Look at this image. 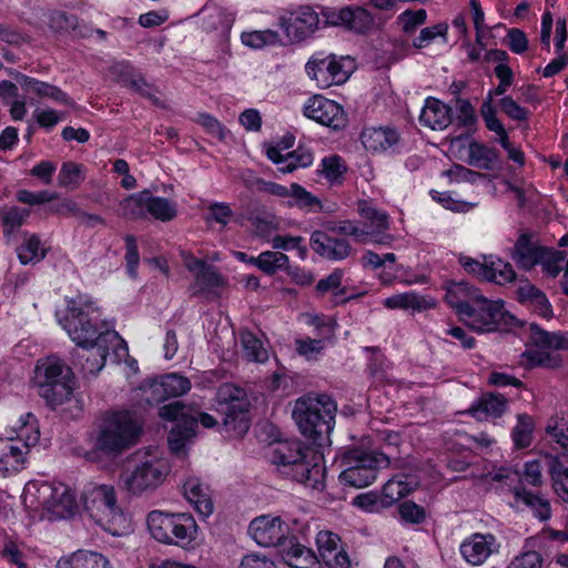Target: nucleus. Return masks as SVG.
Segmentation results:
<instances>
[{
  "instance_id": "53",
  "label": "nucleus",
  "mask_w": 568,
  "mask_h": 568,
  "mask_svg": "<svg viewBox=\"0 0 568 568\" xmlns=\"http://www.w3.org/2000/svg\"><path fill=\"white\" fill-rule=\"evenodd\" d=\"M242 42L253 49H262L265 45H274L280 42L278 33L273 30L243 32Z\"/></svg>"
},
{
  "instance_id": "8",
  "label": "nucleus",
  "mask_w": 568,
  "mask_h": 568,
  "mask_svg": "<svg viewBox=\"0 0 568 568\" xmlns=\"http://www.w3.org/2000/svg\"><path fill=\"white\" fill-rule=\"evenodd\" d=\"M110 345L119 346L115 351L119 357L121 356L120 352L123 354L128 352L124 341L120 339L118 333L105 329L99 335L98 342L91 343V345L78 346L72 353L73 366L80 367L85 374L95 375L105 364Z\"/></svg>"
},
{
  "instance_id": "61",
  "label": "nucleus",
  "mask_w": 568,
  "mask_h": 568,
  "mask_svg": "<svg viewBox=\"0 0 568 568\" xmlns=\"http://www.w3.org/2000/svg\"><path fill=\"white\" fill-rule=\"evenodd\" d=\"M509 60V55L505 50L500 49H490L484 52L481 65L484 68H489L494 65V71H513L511 65L507 62Z\"/></svg>"
},
{
  "instance_id": "50",
  "label": "nucleus",
  "mask_w": 568,
  "mask_h": 568,
  "mask_svg": "<svg viewBox=\"0 0 568 568\" xmlns=\"http://www.w3.org/2000/svg\"><path fill=\"white\" fill-rule=\"evenodd\" d=\"M514 494L516 499L521 500L529 506L535 511L536 517L540 520H547L550 517V504L547 499L538 495H534L524 488H516Z\"/></svg>"
},
{
  "instance_id": "43",
  "label": "nucleus",
  "mask_w": 568,
  "mask_h": 568,
  "mask_svg": "<svg viewBox=\"0 0 568 568\" xmlns=\"http://www.w3.org/2000/svg\"><path fill=\"white\" fill-rule=\"evenodd\" d=\"M148 190L129 195L120 203L121 214L130 220L145 219L148 216Z\"/></svg>"
},
{
  "instance_id": "28",
  "label": "nucleus",
  "mask_w": 568,
  "mask_h": 568,
  "mask_svg": "<svg viewBox=\"0 0 568 568\" xmlns=\"http://www.w3.org/2000/svg\"><path fill=\"white\" fill-rule=\"evenodd\" d=\"M361 140L366 150L372 152L386 151L395 145L399 135L393 128H366L361 134Z\"/></svg>"
},
{
  "instance_id": "31",
  "label": "nucleus",
  "mask_w": 568,
  "mask_h": 568,
  "mask_svg": "<svg viewBox=\"0 0 568 568\" xmlns=\"http://www.w3.org/2000/svg\"><path fill=\"white\" fill-rule=\"evenodd\" d=\"M546 247L536 245L530 235L521 234L514 246V260L524 270H530L542 258Z\"/></svg>"
},
{
  "instance_id": "60",
  "label": "nucleus",
  "mask_w": 568,
  "mask_h": 568,
  "mask_svg": "<svg viewBox=\"0 0 568 568\" xmlns=\"http://www.w3.org/2000/svg\"><path fill=\"white\" fill-rule=\"evenodd\" d=\"M532 420L528 416H519L513 430V439L518 448H526L531 443Z\"/></svg>"
},
{
  "instance_id": "63",
  "label": "nucleus",
  "mask_w": 568,
  "mask_h": 568,
  "mask_svg": "<svg viewBox=\"0 0 568 568\" xmlns=\"http://www.w3.org/2000/svg\"><path fill=\"white\" fill-rule=\"evenodd\" d=\"M321 172L329 182L335 183L346 172V168L338 155H331L322 160Z\"/></svg>"
},
{
  "instance_id": "21",
  "label": "nucleus",
  "mask_w": 568,
  "mask_h": 568,
  "mask_svg": "<svg viewBox=\"0 0 568 568\" xmlns=\"http://www.w3.org/2000/svg\"><path fill=\"white\" fill-rule=\"evenodd\" d=\"M281 24L285 29L286 36L292 41L298 42L318 29L320 18L311 7L304 6L292 12L287 19H283Z\"/></svg>"
},
{
  "instance_id": "54",
  "label": "nucleus",
  "mask_w": 568,
  "mask_h": 568,
  "mask_svg": "<svg viewBox=\"0 0 568 568\" xmlns=\"http://www.w3.org/2000/svg\"><path fill=\"white\" fill-rule=\"evenodd\" d=\"M410 490L412 488L405 480L397 478L389 479L383 486V505L386 507L392 506L394 503L408 495Z\"/></svg>"
},
{
  "instance_id": "11",
  "label": "nucleus",
  "mask_w": 568,
  "mask_h": 568,
  "mask_svg": "<svg viewBox=\"0 0 568 568\" xmlns=\"http://www.w3.org/2000/svg\"><path fill=\"white\" fill-rule=\"evenodd\" d=\"M29 426L24 423L17 438L8 436L6 439L0 438L2 448L0 453V476L7 477L13 471H19L26 460V455L29 453L30 446L39 440V432L33 430L28 434Z\"/></svg>"
},
{
  "instance_id": "6",
  "label": "nucleus",
  "mask_w": 568,
  "mask_h": 568,
  "mask_svg": "<svg viewBox=\"0 0 568 568\" xmlns=\"http://www.w3.org/2000/svg\"><path fill=\"white\" fill-rule=\"evenodd\" d=\"M389 465V458L379 452L355 447L346 450L341 459L339 480L354 488L373 484L378 470Z\"/></svg>"
},
{
  "instance_id": "16",
  "label": "nucleus",
  "mask_w": 568,
  "mask_h": 568,
  "mask_svg": "<svg viewBox=\"0 0 568 568\" xmlns=\"http://www.w3.org/2000/svg\"><path fill=\"white\" fill-rule=\"evenodd\" d=\"M548 433L565 449L562 459H549L548 467L556 494L568 503V423H557Z\"/></svg>"
},
{
  "instance_id": "13",
  "label": "nucleus",
  "mask_w": 568,
  "mask_h": 568,
  "mask_svg": "<svg viewBox=\"0 0 568 568\" xmlns=\"http://www.w3.org/2000/svg\"><path fill=\"white\" fill-rule=\"evenodd\" d=\"M476 317L480 320L481 327H476L470 321H463L473 331L478 333H489L494 331H504L511 326L516 318L504 308L501 301H491L484 295L470 307Z\"/></svg>"
},
{
  "instance_id": "55",
  "label": "nucleus",
  "mask_w": 568,
  "mask_h": 568,
  "mask_svg": "<svg viewBox=\"0 0 568 568\" xmlns=\"http://www.w3.org/2000/svg\"><path fill=\"white\" fill-rule=\"evenodd\" d=\"M43 17L45 18V22L49 28L58 33L74 29L77 24V18L74 16H68L61 11L43 12Z\"/></svg>"
},
{
  "instance_id": "62",
  "label": "nucleus",
  "mask_w": 568,
  "mask_h": 568,
  "mask_svg": "<svg viewBox=\"0 0 568 568\" xmlns=\"http://www.w3.org/2000/svg\"><path fill=\"white\" fill-rule=\"evenodd\" d=\"M30 210L11 207L3 213L2 222L4 226V233L11 234L18 230L29 217Z\"/></svg>"
},
{
  "instance_id": "15",
  "label": "nucleus",
  "mask_w": 568,
  "mask_h": 568,
  "mask_svg": "<svg viewBox=\"0 0 568 568\" xmlns=\"http://www.w3.org/2000/svg\"><path fill=\"white\" fill-rule=\"evenodd\" d=\"M140 389L144 400L153 405L186 394L191 389V382L185 376L171 373L159 379L146 381Z\"/></svg>"
},
{
  "instance_id": "59",
  "label": "nucleus",
  "mask_w": 568,
  "mask_h": 568,
  "mask_svg": "<svg viewBox=\"0 0 568 568\" xmlns=\"http://www.w3.org/2000/svg\"><path fill=\"white\" fill-rule=\"evenodd\" d=\"M549 349L537 348L527 351L524 355L527 357L531 366H542L548 368H556L561 365V358L558 355H552Z\"/></svg>"
},
{
  "instance_id": "2",
  "label": "nucleus",
  "mask_w": 568,
  "mask_h": 568,
  "mask_svg": "<svg viewBox=\"0 0 568 568\" xmlns=\"http://www.w3.org/2000/svg\"><path fill=\"white\" fill-rule=\"evenodd\" d=\"M336 404L327 395L316 398H300L294 407L301 433L317 445H323L335 423Z\"/></svg>"
},
{
  "instance_id": "51",
  "label": "nucleus",
  "mask_w": 568,
  "mask_h": 568,
  "mask_svg": "<svg viewBox=\"0 0 568 568\" xmlns=\"http://www.w3.org/2000/svg\"><path fill=\"white\" fill-rule=\"evenodd\" d=\"M487 267L489 274H487V281L495 282L497 284L509 283L516 277V273L511 264L504 262L500 258H488Z\"/></svg>"
},
{
  "instance_id": "22",
  "label": "nucleus",
  "mask_w": 568,
  "mask_h": 568,
  "mask_svg": "<svg viewBox=\"0 0 568 568\" xmlns=\"http://www.w3.org/2000/svg\"><path fill=\"white\" fill-rule=\"evenodd\" d=\"M316 544L321 559L329 568H349L351 560L341 545L338 535L322 530L316 536Z\"/></svg>"
},
{
  "instance_id": "12",
  "label": "nucleus",
  "mask_w": 568,
  "mask_h": 568,
  "mask_svg": "<svg viewBox=\"0 0 568 568\" xmlns=\"http://www.w3.org/2000/svg\"><path fill=\"white\" fill-rule=\"evenodd\" d=\"M37 493L38 501L47 510L50 520L70 518L75 514V496L67 485L43 483Z\"/></svg>"
},
{
  "instance_id": "10",
  "label": "nucleus",
  "mask_w": 568,
  "mask_h": 568,
  "mask_svg": "<svg viewBox=\"0 0 568 568\" xmlns=\"http://www.w3.org/2000/svg\"><path fill=\"white\" fill-rule=\"evenodd\" d=\"M168 473L169 465L164 459L151 457L135 465L133 469H125L121 474L120 483L128 491L141 494L159 487Z\"/></svg>"
},
{
  "instance_id": "29",
  "label": "nucleus",
  "mask_w": 568,
  "mask_h": 568,
  "mask_svg": "<svg viewBox=\"0 0 568 568\" xmlns=\"http://www.w3.org/2000/svg\"><path fill=\"white\" fill-rule=\"evenodd\" d=\"M184 495L194 505L195 510L203 517H209L214 509L209 488L196 477H190L184 483Z\"/></svg>"
},
{
  "instance_id": "18",
  "label": "nucleus",
  "mask_w": 568,
  "mask_h": 568,
  "mask_svg": "<svg viewBox=\"0 0 568 568\" xmlns=\"http://www.w3.org/2000/svg\"><path fill=\"white\" fill-rule=\"evenodd\" d=\"M304 114L308 119L333 130H339L346 125L343 108L335 101L322 95H314L308 99L304 106Z\"/></svg>"
},
{
  "instance_id": "20",
  "label": "nucleus",
  "mask_w": 568,
  "mask_h": 568,
  "mask_svg": "<svg viewBox=\"0 0 568 568\" xmlns=\"http://www.w3.org/2000/svg\"><path fill=\"white\" fill-rule=\"evenodd\" d=\"M310 246L317 255L328 261H342L353 253V247L346 239L332 236L321 230L311 234Z\"/></svg>"
},
{
  "instance_id": "46",
  "label": "nucleus",
  "mask_w": 568,
  "mask_h": 568,
  "mask_svg": "<svg viewBox=\"0 0 568 568\" xmlns=\"http://www.w3.org/2000/svg\"><path fill=\"white\" fill-rule=\"evenodd\" d=\"M171 514L152 511L148 516L150 534L160 542L171 544Z\"/></svg>"
},
{
  "instance_id": "52",
  "label": "nucleus",
  "mask_w": 568,
  "mask_h": 568,
  "mask_svg": "<svg viewBox=\"0 0 568 568\" xmlns=\"http://www.w3.org/2000/svg\"><path fill=\"white\" fill-rule=\"evenodd\" d=\"M290 196L294 200L293 205H296L300 209L307 211H323L321 200L297 183L291 184Z\"/></svg>"
},
{
  "instance_id": "48",
  "label": "nucleus",
  "mask_w": 568,
  "mask_h": 568,
  "mask_svg": "<svg viewBox=\"0 0 568 568\" xmlns=\"http://www.w3.org/2000/svg\"><path fill=\"white\" fill-rule=\"evenodd\" d=\"M224 285L221 274L211 265H206L195 274V283L193 285V294L197 295L205 291H213Z\"/></svg>"
},
{
  "instance_id": "42",
  "label": "nucleus",
  "mask_w": 568,
  "mask_h": 568,
  "mask_svg": "<svg viewBox=\"0 0 568 568\" xmlns=\"http://www.w3.org/2000/svg\"><path fill=\"white\" fill-rule=\"evenodd\" d=\"M498 161V152L494 148H488L477 141H471L468 145L467 163L480 170H493Z\"/></svg>"
},
{
  "instance_id": "30",
  "label": "nucleus",
  "mask_w": 568,
  "mask_h": 568,
  "mask_svg": "<svg viewBox=\"0 0 568 568\" xmlns=\"http://www.w3.org/2000/svg\"><path fill=\"white\" fill-rule=\"evenodd\" d=\"M280 547L284 561L293 568H311L316 562L314 552L296 542L295 537H286Z\"/></svg>"
},
{
  "instance_id": "64",
  "label": "nucleus",
  "mask_w": 568,
  "mask_h": 568,
  "mask_svg": "<svg viewBox=\"0 0 568 568\" xmlns=\"http://www.w3.org/2000/svg\"><path fill=\"white\" fill-rule=\"evenodd\" d=\"M400 518L408 524H422L426 518L425 509L412 500L403 501L398 506Z\"/></svg>"
},
{
  "instance_id": "5",
  "label": "nucleus",
  "mask_w": 568,
  "mask_h": 568,
  "mask_svg": "<svg viewBox=\"0 0 568 568\" xmlns=\"http://www.w3.org/2000/svg\"><path fill=\"white\" fill-rule=\"evenodd\" d=\"M141 433V425L129 410L113 412L103 418L95 440V448L105 454H120L133 446Z\"/></svg>"
},
{
  "instance_id": "9",
  "label": "nucleus",
  "mask_w": 568,
  "mask_h": 568,
  "mask_svg": "<svg viewBox=\"0 0 568 568\" xmlns=\"http://www.w3.org/2000/svg\"><path fill=\"white\" fill-rule=\"evenodd\" d=\"M216 400L220 405L225 406L223 425L226 429L236 434L247 432L250 425L246 413L250 408V400L245 389L231 383H224L217 388Z\"/></svg>"
},
{
  "instance_id": "23",
  "label": "nucleus",
  "mask_w": 568,
  "mask_h": 568,
  "mask_svg": "<svg viewBox=\"0 0 568 568\" xmlns=\"http://www.w3.org/2000/svg\"><path fill=\"white\" fill-rule=\"evenodd\" d=\"M324 231L332 234H338V235H346V236H353L354 240L358 243H377L383 245H388L393 241V236L390 234H384L381 237H374L373 234L369 233V231H366L364 229H361L355 222L349 220H343V221H328L323 224Z\"/></svg>"
},
{
  "instance_id": "40",
  "label": "nucleus",
  "mask_w": 568,
  "mask_h": 568,
  "mask_svg": "<svg viewBox=\"0 0 568 568\" xmlns=\"http://www.w3.org/2000/svg\"><path fill=\"white\" fill-rule=\"evenodd\" d=\"M518 298L521 303H525L532 307V310L540 316L549 318L552 316L551 305L546 297L545 293L534 285L526 284L520 286L517 291Z\"/></svg>"
},
{
  "instance_id": "24",
  "label": "nucleus",
  "mask_w": 568,
  "mask_h": 568,
  "mask_svg": "<svg viewBox=\"0 0 568 568\" xmlns=\"http://www.w3.org/2000/svg\"><path fill=\"white\" fill-rule=\"evenodd\" d=\"M359 65L352 55L315 52L306 62V71H356Z\"/></svg>"
},
{
  "instance_id": "32",
  "label": "nucleus",
  "mask_w": 568,
  "mask_h": 568,
  "mask_svg": "<svg viewBox=\"0 0 568 568\" xmlns=\"http://www.w3.org/2000/svg\"><path fill=\"white\" fill-rule=\"evenodd\" d=\"M336 24H342L346 29L356 33L367 32L373 24V17L371 13L361 7L357 8H343L337 13Z\"/></svg>"
},
{
  "instance_id": "26",
  "label": "nucleus",
  "mask_w": 568,
  "mask_h": 568,
  "mask_svg": "<svg viewBox=\"0 0 568 568\" xmlns=\"http://www.w3.org/2000/svg\"><path fill=\"white\" fill-rule=\"evenodd\" d=\"M266 155L278 165V171L284 174L291 173L297 168H306L313 162L312 152L303 148L282 154L278 148L271 146L266 150Z\"/></svg>"
},
{
  "instance_id": "4",
  "label": "nucleus",
  "mask_w": 568,
  "mask_h": 568,
  "mask_svg": "<svg viewBox=\"0 0 568 568\" xmlns=\"http://www.w3.org/2000/svg\"><path fill=\"white\" fill-rule=\"evenodd\" d=\"M34 384L39 395L51 408L69 400L73 392L70 367L54 356L38 362L34 368Z\"/></svg>"
},
{
  "instance_id": "14",
  "label": "nucleus",
  "mask_w": 568,
  "mask_h": 568,
  "mask_svg": "<svg viewBox=\"0 0 568 568\" xmlns=\"http://www.w3.org/2000/svg\"><path fill=\"white\" fill-rule=\"evenodd\" d=\"M90 307L91 305L87 304L83 308L77 301L72 300L68 303V315L61 322L77 346L91 345V343L98 342V337L102 333L91 323L89 317Z\"/></svg>"
},
{
  "instance_id": "47",
  "label": "nucleus",
  "mask_w": 568,
  "mask_h": 568,
  "mask_svg": "<svg viewBox=\"0 0 568 568\" xmlns=\"http://www.w3.org/2000/svg\"><path fill=\"white\" fill-rule=\"evenodd\" d=\"M244 356L252 362L264 363L268 358V352L261 339L253 333L243 331L240 334Z\"/></svg>"
},
{
  "instance_id": "27",
  "label": "nucleus",
  "mask_w": 568,
  "mask_h": 568,
  "mask_svg": "<svg viewBox=\"0 0 568 568\" xmlns=\"http://www.w3.org/2000/svg\"><path fill=\"white\" fill-rule=\"evenodd\" d=\"M419 122L432 130H444L452 123V109L435 98H428L422 109Z\"/></svg>"
},
{
  "instance_id": "49",
  "label": "nucleus",
  "mask_w": 568,
  "mask_h": 568,
  "mask_svg": "<svg viewBox=\"0 0 568 568\" xmlns=\"http://www.w3.org/2000/svg\"><path fill=\"white\" fill-rule=\"evenodd\" d=\"M176 204L165 197L153 196L149 192L148 214L162 222H169L176 216Z\"/></svg>"
},
{
  "instance_id": "36",
  "label": "nucleus",
  "mask_w": 568,
  "mask_h": 568,
  "mask_svg": "<svg viewBox=\"0 0 568 568\" xmlns=\"http://www.w3.org/2000/svg\"><path fill=\"white\" fill-rule=\"evenodd\" d=\"M171 544H190L196 534V524L191 515L171 514Z\"/></svg>"
},
{
  "instance_id": "39",
  "label": "nucleus",
  "mask_w": 568,
  "mask_h": 568,
  "mask_svg": "<svg viewBox=\"0 0 568 568\" xmlns=\"http://www.w3.org/2000/svg\"><path fill=\"white\" fill-rule=\"evenodd\" d=\"M357 212L358 214L367 222V225L372 229H375L374 232H371L374 237H381L385 233L384 231L389 227V216L386 212L378 210L371 202L366 200H361L357 202Z\"/></svg>"
},
{
  "instance_id": "57",
  "label": "nucleus",
  "mask_w": 568,
  "mask_h": 568,
  "mask_svg": "<svg viewBox=\"0 0 568 568\" xmlns=\"http://www.w3.org/2000/svg\"><path fill=\"white\" fill-rule=\"evenodd\" d=\"M448 26L446 23H438L420 30L417 38L414 39L413 45L416 49H422L429 45L437 37H442L446 42Z\"/></svg>"
},
{
  "instance_id": "56",
  "label": "nucleus",
  "mask_w": 568,
  "mask_h": 568,
  "mask_svg": "<svg viewBox=\"0 0 568 568\" xmlns=\"http://www.w3.org/2000/svg\"><path fill=\"white\" fill-rule=\"evenodd\" d=\"M83 181L81 166L73 162H65L62 164L58 175L59 185L62 187H78Z\"/></svg>"
},
{
  "instance_id": "37",
  "label": "nucleus",
  "mask_w": 568,
  "mask_h": 568,
  "mask_svg": "<svg viewBox=\"0 0 568 568\" xmlns=\"http://www.w3.org/2000/svg\"><path fill=\"white\" fill-rule=\"evenodd\" d=\"M114 82L119 85L135 92L143 98L150 99L153 104L161 105V101L155 97L159 90L148 83L141 73H116Z\"/></svg>"
},
{
  "instance_id": "34",
  "label": "nucleus",
  "mask_w": 568,
  "mask_h": 568,
  "mask_svg": "<svg viewBox=\"0 0 568 568\" xmlns=\"http://www.w3.org/2000/svg\"><path fill=\"white\" fill-rule=\"evenodd\" d=\"M531 343L541 349H568V333L548 332L532 323L529 325Z\"/></svg>"
},
{
  "instance_id": "45",
  "label": "nucleus",
  "mask_w": 568,
  "mask_h": 568,
  "mask_svg": "<svg viewBox=\"0 0 568 568\" xmlns=\"http://www.w3.org/2000/svg\"><path fill=\"white\" fill-rule=\"evenodd\" d=\"M250 262L268 275H273L278 270L288 267V256L278 251L263 252L257 257H251Z\"/></svg>"
},
{
  "instance_id": "58",
  "label": "nucleus",
  "mask_w": 568,
  "mask_h": 568,
  "mask_svg": "<svg viewBox=\"0 0 568 568\" xmlns=\"http://www.w3.org/2000/svg\"><path fill=\"white\" fill-rule=\"evenodd\" d=\"M566 260V252L545 248L542 258L538 264L542 265L544 271L551 277H556L561 271V263Z\"/></svg>"
},
{
  "instance_id": "33",
  "label": "nucleus",
  "mask_w": 568,
  "mask_h": 568,
  "mask_svg": "<svg viewBox=\"0 0 568 568\" xmlns=\"http://www.w3.org/2000/svg\"><path fill=\"white\" fill-rule=\"evenodd\" d=\"M20 84L23 90L34 93L39 98H45L60 104L73 105V101L60 88L53 84L30 77H23Z\"/></svg>"
},
{
  "instance_id": "25",
  "label": "nucleus",
  "mask_w": 568,
  "mask_h": 568,
  "mask_svg": "<svg viewBox=\"0 0 568 568\" xmlns=\"http://www.w3.org/2000/svg\"><path fill=\"white\" fill-rule=\"evenodd\" d=\"M495 541L490 534H475L462 544V556L470 565L479 566L493 554Z\"/></svg>"
},
{
  "instance_id": "44",
  "label": "nucleus",
  "mask_w": 568,
  "mask_h": 568,
  "mask_svg": "<svg viewBox=\"0 0 568 568\" xmlns=\"http://www.w3.org/2000/svg\"><path fill=\"white\" fill-rule=\"evenodd\" d=\"M18 258L21 264L38 263L47 255L40 239L36 234H26L23 243L17 247Z\"/></svg>"
},
{
  "instance_id": "19",
  "label": "nucleus",
  "mask_w": 568,
  "mask_h": 568,
  "mask_svg": "<svg viewBox=\"0 0 568 568\" xmlns=\"http://www.w3.org/2000/svg\"><path fill=\"white\" fill-rule=\"evenodd\" d=\"M248 531L263 547H280L287 537V527L280 517L260 516L251 521Z\"/></svg>"
},
{
  "instance_id": "7",
  "label": "nucleus",
  "mask_w": 568,
  "mask_h": 568,
  "mask_svg": "<svg viewBox=\"0 0 568 568\" xmlns=\"http://www.w3.org/2000/svg\"><path fill=\"white\" fill-rule=\"evenodd\" d=\"M83 504L90 517L112 535H121L126 518L116 503L115 489L110 485H95L83 493Z\"/></svg>"
},
{
  "instance_id": "38",
  "label": "nucleus",
  "mask_w": 568,
  "mask_h": 568,
  "mask_svg": "<svg viewBox=\"0 0 568 568\" xmlns=\"http://www.w3.org/2000/svg\"><path fill=\"white\" fill-rule=\"evenodd\" d=\"M57 568H111L109 560L101 554L78 550L68 558L58 561Z\"/></svg>"
},
{
  "instance_id": "41",
  "label": "nucleus",
  "mask_w": 568,
  "mask_h": 568,
  "mask_svg": "<svg viewBox=\"0 0 568 568\" xmlns=\"http://www.w3.org/2000/svg\"><path fill=\"white\" fill-rule=\"evenodd\" d=\"M384 305L387 308H412L417 312L429 310L435 307L434 300L418 295L414 292H406L402 294L393 295L384 301Z\"/></svg>"
},
{
  "instance_id": "17",
  "label": "nucleus",
  "mask_w": 568,
  "mask_h": 568,
  "mask_svg": "<svg viewBox=\"0 0 568 568\" xmlns=\"http://www.w3.org/2000/svg\"><path fill=\"white\" fill-rule=\"evenodd\" d=\"M483 294L478 288L466 282H452L447 285L445 301L456 310L462 321H470L476 327H481V322L470 308Z\"/></svg>"
},
{
  "instance_id": "3",
  "label": "nucleus",
  "mask_w": 568,
  "mask_h": 568,
  "mask_svg": "<svg viewBox=\"0 0 568 568\" xmlns=\"http://www.w3.org/2000/svg\"><path fill=\"white\" fill-rule=\"evenodd\" d=\"M159 416L162 419L175 422L169 433L168 443L171 452L178 456L184 454L185 444L195 436L197 422L205 428H212L217 424L216 419L210 414L201 413L180 400L160 407Z\"/></svg>"
},
{
  "instance_id": "1",
  "label": "nucleus",
  "mask_w": 568,
  "mask_h": 568,
  "mask_svg": "<svg viewBox=\"0 0 568 568\" xmlns=\"http://www.w3.org/2000/svg\"><path fill=\"white\" fill-rule=\"evenodd\" d=\"M271 462L292 480L313 489L324 487V459L313 448L297 440H278L271 446Z\"/></svg>"
},
{
  "instance_id": "35",
  "label": "nucleus",
  "mask_w": 568,
  "mask_h": 568,
  "mask_svg": "<svg viewBox=\"0 0 568 568\" xmlns=\"http://www.w3.org/2000/svg\"><path fill=\"white\" fill-rule=\"evenodd\" d=\"M507 400L501 394H484L476 405L469 408V413L477 419L499 417L505 412Z\"/></svg>"
}]
</instances>
